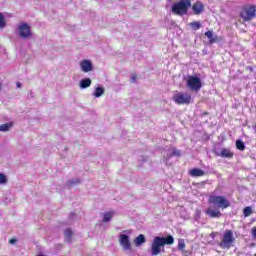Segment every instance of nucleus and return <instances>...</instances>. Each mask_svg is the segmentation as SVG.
<instances>
[{"label":"nucleus","instance_id":"nucleus-1","mask_svg":"<svg viewBox=\"0 0 256 256\" xmlns=\"http://www.w3.org/2000/svg\"><path fill=\"white\" fill-rule=\"evenodd\" d=\"M175 243V239L173 236L168 237H154L152 243H151V255L157 256L161 253V249L165 247V245H173Z\"/></svg>","mask_w":256,"mask_h":256},{"label":"nucleus","instance_id":"nucleus-2","mask_svg":"<svg viewBox=\"0 0 256 256\" xmlns=\"http://www.w3.org/2000/svg\"><path fill=\"white\" fill-rule=\"evenodd\" d=\"M208 201L210 205H214L217 209H227V207L231 205L225 196L212 195L209 197Z\"/></svg>","mask_w":256,"mask_h":256},{"label":"nucleus","instance_id":"nucleus-3","mask_svg":"<svg viewBox=\"0 0 256 256\" xmlns=\"http://www.w3.org/2000/svg\"><path fill=\"white\" fill-rule=\"evenodd\" d=\"M17 33L20 39H31V37H33V32L31 31V25H29L26 22H22L18 24Z\"/></svg>","mask_w":256,"mask_h":256},{"label":"nucleus","instance_id":"nucleus-4","mask_svg":"<svg viewBox=\"0 0 256 256\" xmlns=\"http://www.w3.org/2000/svg\"><path fill=\"white\" fill-rule=\"evenodd\" d=\"M189 7H191V0H181L172 6V12H174L175 15H185Z\"/></svg>","mask_w":256,"mask_h":256},{"label":"nucleus","instance_id":"nucleus-5","mask_svg":"<svg viewBox=\"0 0 256 256\" xmlns=\"http://www.w3.org/2000/svg\"><path fill=\"white\" fill-rule=\"evenodd\" d=\"M240 17L243 21H251L256 17V6L255 5H246L242 8L240 12Z\"/></svg>","mask_w":256,"mask_h":256},{"label":"nucleus","instance_id":"nucleus-6","mask_svg":"<svg viewBox=\"0 0 256 256\" xmlns=\"http://www.w3.org/2000/svg\"><path fill=\"white\" fill-rule=\"evenodd\" d=\"M173 101L176 105H189L191 103V94L176 92L173 95Z\"/></svg>","mask_w":256,"mask_h":256},{"label":"nucleus","instance_id":"nucleus-7","mask_svg":"<svg viewBox=\"0 0 256 256\" xmlns=\"http://www.w3.org/2000/svg\"><path fill=\"white\" fill-rule=\"evenodd\" d=\"M233 243H235V237H233V232L228 230L223 235L220 247L222 249H231V247H233Z\"/></svg>","mask_w":256,"mask_h":256},{"label":"nucleus","instance_id":"nucleus-8","mask_svg":"<svg viewBox=\"0 0 256 256\" xmlns=\"http://www.w3.org/2000/svg\"><path fill=\"white\" fill-rule=\"evenodd\" d=\"M187 87L191 91H199L202 87L201 79L195 76H188L187 78Z\"/></svg>","mask_w":256,"mask_h":256},{"label":"nucleus","instance_id":"nucleus-9","mask_svg":"<svg viewBox=\"0 0 256 256\" xmlns=\"http://www.w3.org/2000/svg\"><path fill=\"white\" fill-rule=\"evenodd\" d=\"M79 67L82 73H91V71H93V62L89 59L81 60Z\"/></svg>","mask_w":256,"mask_h":256},{"label":"nucleus","instance_id":"nucleus-10","mask_svg":"<svg viewBox=\"0 0 256 256\" xmlns=\"http://www.w3.org/2000/svg\"><path fill=\"white\" fill-rule=\"evenodd\" d=\"M205 213L208 217H211V219H219L221 217V210L219 208H213V207H208L205 210Z\"/></svg>","mask_w":256,"mask_h":256},{"label":"nucleus","instance_id":"nucleus-11","mask_svg":"<svg viewBox=\"0 0 256 256\" xmlns=\"http://www.w3.org/2000/svg\"><path fill=\"white\" fill-rule=\"evenodd\" d=\"M119 243L124 251H129V235L121 233L119 235Z\"/></svg>","mask_w":256,"mask_h":256},{"label":"nucleus","instance_id":"nucleus-12","mask_svg":"<svg viewBox=\"0 0 256 256\" xmlns=\"http://www.w3.org/2000/svg\"><path fill=\"white\" fill-rule=\"evenodd\" d=\"M203 9H205V6L201 2H195L192 6V10L194 11L195 15H201L203 13Z\"/></svg>","mask_w":256,"mask_h":256},{"label":"nucleus","instance_id":"nucleus-13","mask_svg":"<svg viewBox=\"0 0 256 256\" xmlns=\"http://www.w3.org/2000/svg\"><path fill=\"white\" fill-rule=\"evenodd\" d=\"M115 217V211H108L105 212L102 216V222L103 223H109Z\"/></svg>","mask_w":256,"mask_h":256},{"label":"nucleus","instance_id":"nucleus-14","mask_svg":"<svg viewBox=\"0 0 256 256\" xmlns=\"http://www.w3.org/2000/svg\"><path fill=\"white\" fill-rule=\"evenodd\" d=\"M104 94H105V88H103V86H98L95 88L92 95L93 97L99 98V97H103Z\"/></svg>","mask_w":256,"mask_h":256},{"label":"nucleus","instance_id":"nucleus-15","mask_svg":"<svg viewBox=\"0 0 256 256\" xmlns=\"http://www.w3.org/2000/svg\"><path fill=\"white\" fill-rule=\"evenodd\" d=\"M190 175L191 177H203L205 175V171L199 169V168H194L190 170Z\"/></svg>","mask_w":256,"mask_h":256},{"label":"nucleus","instance_id":"nucleus-16","mask_svg":"<svg viewBox=\"0 0 256 256\" xmlns=\"http://www.w3.org/2000/svg\"><path fill=\"white\" fill-rule=\"evenodd\" d=\"M80 89H88V87H91V80L90 78H84L79 83Z\"/></svg>","mask_w":256,"mask_h":256},{"label":"nucleus","instance_id":"nucleus-17","mask_svg":"<svg viewBox=\"0 0 256 256\" xmlns=\"http://www.w3.org/2000/svg\"><path fill=\"white\" fill-rule=\"evenodd\" d=\"M145 236L143 234L138 235L135 240L134 243L136 245V247H141V245H143V243H145Z\"/></svg>","mask_w":256,"mask_h":256},{"label":"nucleus","instance_id":"nucleus-18","mask_svg":"<svg viewBox=\"0 0 256 256\" xmlns=\"http://www.w3.org/2000/svg\"><path fill=\"white\" fill-rule=\"evenodd\" d=\"M64 237H65L66 243H71V239L73 237V230H71L70 228L66 229L64 231Z\"/></svg>","mask_w":256,"mask_h":256},{"label":"nucleus","instance_id":"nucleus-19","mask_svg":"<svg viewBox=\"0 0 256 256\" xmlns=\"http://www.w3.org/2000/svg\"><path fill=\"white\" fill-rule=\"evenodd\" d=\"M205 35H206V37H208V39H209V41H210L211 44L217 43L218 37H217V36H214L212 31H207V32L205 33Z\"/></svg>","mask_w":256,"mask_h":256},{"label":"nucleus","instance_id":"nucleus-20","mask_svg":"<svg viewBox=\"0 0 256 256\" xmlns=\"http://www.w3.org/2000/svg\"><path fill=\"white\" fill-rule=\"evenodd\" d=\"M12 128H13V123L11 122L0 125V131H2L3 133L7 131H11Z\"/></svg>","mask_w":256,"mask_h":256},{"label":"nucleus","instance_id":"nucleus-21","mask_svg":"<svg viewBox=\"0 0 256 256\" xmlns=\"http://www.w3.org/2000/svg\"><path fill=\"white\" fill-rule=\"evenodd\" d=\"M220 157H226L227 159H231V157H233V154L231 153V150L224 148L220 152Z\"/></svg>","mask_w":256,"mask_h":256},{"label":"nucleus","instance_id":"nucleus-22","mask_svg":"<svg viewBox=\"0 0 256 256\" xmlns=\"http://www.w3.org/2000/svg\"><path fill=\"white\" fill-rule=\"evenodd\" d=\"M167 155H169V157H179V155H181V152L175 148H170L168 149Z\"/></svg>","mask_w":256,"mask_h":256},{"label":"nucleus","instance_id":"nucleus-23","mask_svg":"<svg viewBox=\"0 0 256 256\" xmlns=\"http://www.w3.org/2000/svg\"><path fill=\"white\" fill-rule=\"evenodd\" d=\"M236 148L239 151H245V142H243L242 140H237L236 141Z\"/></svg>","mask_w":256,"mask_h":256},{"label":"nucleus","instance_id":"nucleus-24","mask_svg":"<svg viewBox=\"0 0 256 256\" xmlns=\"http://www.w3.org/2000/svg\"><path fill=\"white\" fill-rule=\"evenodd\" d=\"M7 27V22L5 21V16L0 13V29H5Z\"/></svg>","mask_w":256,"mask_h":256},{"label":"nucleus","instance_id":"nucleus-25","mask_svg":"<svg viewBox=\"0 0 256 256\" xmlns=\"http://www.w3.org/2000/svg\"><path fill=\"white\" fill-rule=\"evenodd\" d=\"M251 213H253V209L250 206H247L243 210L244 217H250Z\"/></svg>","mask_w":256,"mask_h":256},{"label":"nucleus","instance_id":"nucleus-26","mask_svg":"<svg viewBox=\"0 0 256 256\" xmlns=\"http://www.w3.org/2000/svg\"><path fill=\"white\" fill-rule=\"evenodd\" d=\"M189 25L193 29V31H197V30L201 29L200 22H191Z\"/></svg>","mask_w":256,"mask_h":256},{"label":"nucleus","instance_id":"nucleus-27","mask_svg":"<svg viewBox=\"0 0 256 256\" xmlns=\"http://www.w3.org/2000/svg\"><path fill=\"white\" fill-rule=\"evenodd\" d=\"M7 176L3 173H0V185H7Z\"/></svg>","mask_w":256,"mask_h":256},{"label":"nucleus","instance_id":"nucleus-28","mask_svg":"<svg viewBox=\"0 0 256 256\" xmlns=\"http://www.w3.org/2000/svg\"><path fill=\"white\" fill-rule=\"evenodd\" d=\"M178 249L180 251H183V249H185V240H183V239L178 240Z\"/></svg>","mask_w":256,"mask_h":256},{"label":"nucleus","instance_id":"nucleus-29","mask_svg":"<svg viewBox=\"0 0 256 256\" xmlns=\"http://www.w3.org/2000/svg\"><path fill=\"white\" fill-rule=\"evenodd\" d=\"M131 82H132V83H137V75L133 74V75L131 76Z\"/></svg>","mask_w":256,"mask_h":256},{"label":"nucleus","instance_id":"nucleus-30","mask_svg":"<svg viewBox=\"0 0 256 256\" xmlns=\"http://www.w3.org/2000/svg\"><path fill=\"white\" fill-rule=\"evenodd\" d=\"M252 237L256 241V227L252 228Z\"/></svg>","mask_w":256,"mask_h":256},{"label":"nucleus","instance_id":"nucleus-31","mask_svg":"<svg viewBox=\"0 0 256 256\" xmlns=\"http://www.w3.org/2000/svg\"><path fill=\"white\" fill-rule=\"evenodd\" d=\"M10 245H15V243H17L16 239H10L9 240Z\"/></svg>","mask_w":256,"mask_h":256},{"label":"nucleus","instance_id":"nucleus-32","mask_svg":"<svg viewBox=\"0 0 256 256\" xmlns=\"http://www.w3.org/2000/svg\"><path fill=\"white\" fill-rule=\"evenodd\" d=\"M16 87H17L18 89L21 88V87H22L21 82H17V83H16Z\"/></svg>","mask_w":256,"mask_h":256},{"label":"nucleus","instance_id":"nucleus-33","mask_svg":"<svg viewBox=\"0 0 256 256\" xmlns=\"http://www.w3.org/2000/svg\"><path fill=\"white\" fill-rule=\"evenodd\" d=\"M3 89V84L0 83V91Z\"/></svg>","mask_w":256,"mask_h":256},{"label":"nucleus","instance_id":"nucleus-34","mask_svg":"<svg viewBox=\"0 0 256 256\" xmlns=\"http://www.w3.org/2000/svg\"><path fill=\"white\" fill-rule=\"evenodd\" d=\"M38 256H45V255H43V254H39Z\"/></svg>","mask_w":256,"mask_h":256},{"label":"nucleus","instance_id":"nucleus-35","mask_svg":"<svg viewBox=\"0 0 256 256\" xmlns=\"http://www.w3.org/2000/svg\"><path fill=\"white\" fill-rule=\"evenodd\" d=\"M75 183H79V180H76V182Z\"/></svg>","mask_w":256,"mask_h":256}]
</instances>
